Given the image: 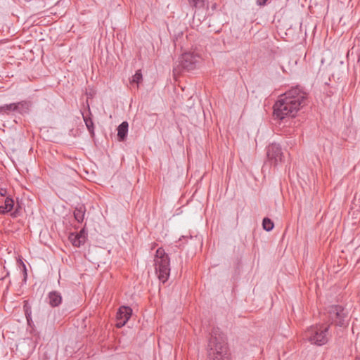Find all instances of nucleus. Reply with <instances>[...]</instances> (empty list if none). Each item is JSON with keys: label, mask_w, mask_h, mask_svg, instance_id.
Instances as JSON below:
<instances>
[{"label": "nucleus", "mask_w": 360, "mask_h": 360, "mask_svg": "<svg viewBox=\"0 0 360 360\" xmlns=\"http://www.w3.org/2000/svg\"><path fill=\"white\" fill-rule=\"evenodd\" d=\"M76 235H77L78 236L82 237L83 239H84V242L86 241V231H84V229H82L79 233H76Z\"/></svg>", "instance_id": "412c9836"}, {"label": "nucleus", "mask_w": 360, "mask_h": 360, "mask_svg": "<svg viewBox=\"0 0 360 360\" xmlns=\"http://www.w3.org/2000/svg\"><path fill=\"white\" fill-rule=\"evenodd\" d=\"M127 122H122L117 127V139L119 141H124L128 133Z\"/></svg>", "instance_id": "9d476101"}, {"label": "nucleus", "mask_w": 360, "mask_h": 360, "mask_svg": "<svg viewBox=\"0 0 360 360\" xmlns=\"http://www.w3.org/2000/svg\"><path fill=\"white\" fill-rule=\"evenodd\" d=\"M14 206V200L13 198L10 197H6V198L4 200V205H3L4 210L6 211V212H11Z\"/></svg>", "instance_id": "2eb2a0df"}, {"label": "nucleus", "mask_w": 360, "mask_h": 360, "mask_svg": "<svg viewBox=\"0 0 360 360\" xmlns=\"http://www.w3.org/2000/svg\"><path fill=\"white\" fill-rule=\"evenodd\" d=\"M132 309L129 307H121L117 313V327L122 328L131 317Z\"/></svg>", "instance_id": "6e6552de"}, {"label": "nucleus", "mask_w": 360, "mask_h": 360, "mask_svg": "<svg viewBox=\"0 0 360 360\" xmlns=\"http://www.w3.org/2000/svg\"><path fill=\"white\" fill-rule=\"evenodd\" d=\"M7 214L6 211L4 210L3 205L0 206V214Z\"/></svg>", "instance_id": "393cba45"}, {"label": "nucleus", "mask_w": 360, "mask_h": 360, "mask_svg": "<svg viewBox=\"0 0 360 360\" xmlns=\"http://www.w3.org/2000/svg\"><path fill=\"white\" fill-rule=\"evenodd\" d=\"M5 114L4 105L0 106V115Z\"/></svg>", "instance_id": "bb28decb"}, {"label": "nucleus", "mask_w": 360, "mask_h": 360, "mask_svg": "<svg viewBox=\"0 0 360 360\" xmlns=\"http://www.w3.org/2000/svg\"><path fill=\"white\" fill-rule=\"evenodd\" d=\"M329 328L330 326H312L305 331L304 338L311 344L318 346L323 345L326 344L329 340Z\"/></svg>", "instance_id": "20e7f679"}, {"label": "nucleus", "mask_w": 360, "mask_h": 360, "mask_svg": "<svg viewBox=\"0 0 360 360\" xmlns=\"http://www.w3.org/2000/svg\"><path fill=\"white\" fill-rule=\"evenodd\" d=\"M86 212V207L84 205H78L75 207L74 211V217L75 220L79 223H82L84 220Z\"/></svg>", "instance_id": "9b49d317"}, {"label": "nucleus", "mask_w": 360, "mask_h": 360, "mask_svg": "<svg viewBox=\"0 0 360 360\" xmlns=\"http://www.w3.org/2000/svg\"><path fill=\"white\" fill-rule=\"evenodd\" d=\"M5 114H8L10 112H16L15 103L6 104L4 105Z\"/></svg>", "instance_id": "aec40b11"}, {"label": "nucleus", "mask_w": 360, "mask_h": 360, "mask_svg": "<svg viewBox=\"0 0 360 360\" xmlns=\"http://www.w3.org/2000/svg\"><path fill=\"white\" fill-rule=\"evenodd\" d=\"M23 311L25 317L30 318V315H32V307L28 300H25L23 302Z\"/></svg>", "instance_id": "f3484780"}, {"label": "nucleus", "mask_w": 360, "mask_h": 360, "mask_svg": "<svg viewBox=\"0 0 360 360\" xmlns=\"http://www.w3.org/2000/svg\"><path fill=\"white\" fill-rule=\"evenodd\" d=\"M200 60V57L198 54L186 52L181 55L179 59V65L182 69L190 71L196 68Z\"/></svg>", "instance_id": "423d86ee"}, {"label": "nucleus", "mask_w": 360, "mask_h": 360, "mask_svg": "<svg viewBox=\"0 0 360 360\" xmlns=\"http://www.w3.org/2000/svg\"><path fill=\"white\" fill-rule=\"evenodd\" d=\"M262 226L266 231H270L274 229V224L269 218L265 217L262 221Z\"/></svg>", "instance_id": "dca6fc26"}, {"label": "nucleus", "mask_w": 360, "mask_h": 360, "mask_svg": "<svg viewBox=\"0 0 360 360\" xmlns=\"http://www.w3.org/2000/svg\"><path fill=\"white\" fill-rule=\"evenodd\" d=\"M49 304L52 307L59 306L62 302V297L60 292L51 291L48 295Z\"/></svg>", "instance_id": "1a4fd4ad"}, {"label": "nucleus", "mask_w": 360, "mask_h": 360, "mask_svg": "<svg viewBox=\"0 0 360 360\" xmlns=\"http://www.w3.org/2000/svg\"><path fill=\"white\" fill-rule=\"evenodd\" d=\"M266 155L269 160L275 165L283 161V152L279 144L271 143L266 149Z\"/></svg>", "instance_id": "0eeeda50"}, {"label": "nucleus", "mask_w": 360, "mask_h": 360, "mask_svg": "<svg viewBox=\"0 0 360 360\" xmlns=\"http://www.w3.org/2000/svg\"><path fill=\"white\" fill-rule=\"evenodd\" d=\"M190 4L195 8H202L205 5V0H188Z\"/></svg>", "instance_id": "6ab92c4d"}, {"label": "nucleus", "mask_w": 360, "mask_h": 360, "mask_svg": "<svg viewBox=\"0 0 360 360\" xmlns=\"http://www.w3.org/2000/svg\"><path fill=\"white\" fill-rule=\"evenodd\" d=\"M16 104V112L20 114L27 113L30 110V108L32 105L30 101H22L18 103H15Z\"/></svg>", "instance_id": "f8f14e48"}, {"label": "nucleus", "mask_w": 360, "mask_h": 360, "mask_svg": "<svg viewBox=\"0 0 360 360\" xmlns=\"http://www.w3.org/2000/svg\"><path fill=\"white\" fill-rule=\"evenodd\" d=\"M307 94L300 87L295 86L281 95L274 105V116L283 120L286 117H294L298 110L305 105Z\"/></svg>", "instance_id": "f257e3e1"}, {"label": "nucleus", "mask_w": 360, "mask_h": 360, "mask_svg": "<svg viewBox=\"0 0 360 360\" xmlns=\"http://www.w3.org/2000/svg\"><path fill=\"white\" fill-rule=\"evenodd\" d=\"M195 13H196V12H195V13H194V14H193V18H195Z\"/></svg>", "instance_id": "c85d7f7f"}, {"label": "nucleus", "mask_w": 360, "mask_h": 360, "mask_svg": "<svg viewBox=\"0 0 360 360\" xmlns=\"http://www.w3.org/2000/svg\"><path fill=\"white\" fill-rule=\"evenodd\" d=\"M11 216L13 217H17L16 212H14L11 213Z\"/></svg>", "instance_id": "cd10ccee"}, {"label": "nucleus", "mask_w": 360, "mask_h": 360, "mask_svg": "<svg viewBox=\"0 0 360 360\" xmlns=\"http://www.w3.org/2000/svg\"><path fill=\"white\" fill-rule=\"evenodd\" d=\"M84 121L91 135L94 136V124L91 117L83 115Z\"/></svg>", "instance_id": "4468645a"}, {"label": "nucleus", "mask_w": 360, "mask_h": 360, "mask_svg": "<svg viewBox=\"0 0 360 360\" xmlns=\"http://www.w3.org/2000/svg\"><path fill=\"white\" fill-rule=\"evenodd\" d=\"M23 273H24V281H26V279H27V270H26V267L25 266V264H23Z\"/></svg>", "instance_id": "b1692460"}, {"label": "nucleus", "mask_w": 360, "mask_h": 360, "mask_svg": "<svg viewBox=\"0 0 360 360\" xmlns=\"http://www.w3.org/2000/svg\"><path fill=\"white\" fill-rule=\"evenodd\" d=\"M267 0H257V4L258 6H264L266 3Z\"/></svg>", "instance_id": "4be33fe9"}, {"label": "nucleus", "mask_w": 360, "mask_h": 360, "mask_svg": "<svg viewBox=\"0 0 360 360\" xmlns=\"http://www.w3.org/2000/svg\"><path fill=\"white\" fill-rule=\"evenodd\" d=\"M6 193H7L6 189H5V188H1L0 189V195L1 196H3V197L6 196Z\"/></svg>", "instance_id": "5701e85b"}, {"label": "nucleus", "mask_w": 360, "mask_h": 360, "mask_svg": "<svg viewBox=\"0 0 360 360\" xmlns=\"http://www.w3.org/2000/svg\"><path fill=\"white\" fill-rule=\"evenodd\" d=\"M170 259L168 255L165 252L162 248H159L155 252L154 258V265L155 274L158 279L165 283L170 274Z\"/></svg>", "instance_id": "7ed1b4c3"}, {"label": "nucleus", "mask_w": 360, "mask_h": 360, "mask_svg": "<svg viewBox=\"0 0 360 360\" xmlns=\"http://www.w3.org/2000/svg\"><path fill=\"white\" fill-rule=\"evenodd\" d=\"M69 240L71 241L72 244L75 247H80L85 243L84 239H83L82 237L78 236L75 233H71L70 235Z\"/></svg>", "instance_id": "ddd939ff"}, {"label": "nucleus", "mask_w": 360, "mask_h": 360, "mask_svg": "<svg viewBox=\"0 0 360 360\" xmlns=\"http://www.w3.org/2000/svg\"><path fill=\"white\" fill-rule=\"evenodd\" d=\"M142 81V74L141 72V70H138L136 72L135 75L132 77V79L131 82L132 84H136L137 86L139 83H141Z\"/></svg>", "instance_id": "a211bd4d"}, {"label": "nucleus", "mask_w": 360, "mask_h": 360, "mask_svg": "<svg viewBox=\"0 0 360 360\" xmlns=\"http://www.w3.org/2000/svg\"><path fill=\"white\" fill-rule=\"evenodd\" d=\"M207 360H229L225 335L219 328H213L208 342Z\"/></svg>", "instance_id": "f03ea898"}, {"label": "nucleus", "mask_w": 360, "mask_h": 360, "mask_svg": "<svg viewBox=\"0 0 360 360\" xmlns=\"http://www.w3.org/2000/svg\"><path fill=\"white\" fill-rule=\"evenodd\" d=\"M327 313L331 324L340 327L348 325L347 311L341 305H332L328 307Z\"/></svg>", "instance_id": "39448f33"}, {"label": "nucleus", "mask_w": 360, "mask_h": 360, "mask_svg": "<svg viewBox=\"0 0 360 360\" xmlns=\"http://www.w3.org/2000/svg\"><path fill=\"white\" fill-rule=\"evenodd\" d=\"M25 318H26L28 325L31 326V323H32V315H30V318L29 317H25Z\"/></svg>", "instance_id": "a878e982"}]
</instances>
